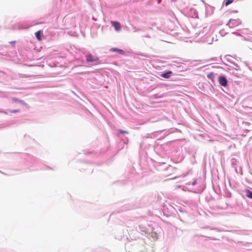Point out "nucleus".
<instances>
[{"label": "nucleus", "instance_id": "1", "mask_svg": "<svg viewBox=\"0 0 252 252\" xmlns=\"http://www.w3.org/2000/svg\"><path fill=\"white\" fill-rule=\"evenodd\" d=\"M86 62L87 63H93V64H98L100 63V61L97 57L92 55L91 53H88L85 56Z\"/></svg>", "mask_w": 252, "mask_h": 252}, {"label": "nucleus", "instance_id": "2", "mask_svg": "<svg viewBox=\"0 0 252 252\" xmlns=\"http://www.w3.org/2000/svg\"><path fill=\"white\" fill-rule=\"evenodd\" d=\"M241 24V21L239 19H231L229 20L227 25H229L230 28H233L237 26H238Z\"/></svg>", "mask_w": 252, "mask_h": 252}, {"label": "nucleus", "instance_id": "3", "mask_svg": "<svg viewBox=\"0 0 252 252\" xmlns=\"http://www.w3.org/2000/svg\"><path fill=\"white\" fill-rule=\"evenodd\" d=\"M220 84L223 86L226 87L227 86L228 81L225 76L224 75L220 76L218 79Z\"/></svg>", "mask_w": 252, "mask_h": 252}, {"label": "nucleus", "instance_id": "4", "mask_svg": "<svg viewBox=\"0 0 252 252\" xmlns=\"http://www.w3.org/2000/svg\"><path fill=\"white\" fill-rule=\"evenodd\" d=\"M111 24L117 32H119L121 30V26L120 23L119 22L111 21Z\"/></svg>", "mask_w": 252, "mask_h": 252}, {"label": "nucleus", "instance_id": "5", "mask_svg": "<svg viewBox=\"0 0 252 252\" xmlns=\"http://www.w3.org/2000/svg\"><path fill=\"white\" fill-rule=\"evenodd\" d=\"M137 231H141L143 232H146L148 231V228L146 225L143 224H140L138 228H137Z\"/></svg>", "mask_w": 252, "mask_h": 252}, {"label": "nucleus", "instance_id": "6", "mask_svg": "<svg viewBox=\"0 0 252 252\" xmlns=\"http://www.w3.org/2000/svg\"><path fill=\"white\" fill-rule=\"evenodd\" d=\"M110 51L117 52L120 55H124L125 53V52L124 50L117 48H111L110 49Z\"/></svg>", "mask_w": 252, "mask_h": 252}, {"label": "nucleus", "instance_id": "7", "mask_svg": "<svg viewBox=\"0 0 252 252\" xmlns=\"http://www.w3.org/2000/svg\"><path fill=\"white\" fill-rule=\"evenodd\" d=\"M172 73V72L171 71H167L165 72H162V73L161 74V76L164 78L168 79L170 77Z\"/></svg>", "mask_w": 252, "mask_h": 252}, {"label": "nucleus", "instance_id": "8", "mask_svg": "<svg viewBox=\"0 0 252 252\" xmlns=\"http://www.w3.org/2000/svg\"><path fill=\"white\" fill-rule=\"evenodd\" d=\"M13 102H19L20 103L24 105L27 106L28 104L26 103L23 100L19 99L17 98H12Z\"/></svg>", "mask_w": 252, "mask_h": 252}, {"label": "nucleus", "instance_id": "9", "mask_svg": "<svg viewBox=\"0 0 252 252\" xmlns=\"http://www.w3.org/2000/svg\"><path fill=\"white\" fill-rule=\"evenodd\" d=\"M245 195L247 197L252 199V191L247 189L245 190Z\"/></svg>", "mask_w": 252, "mask_h": 252}, {"label": "nucleus", "instance_id": "10", "mask_svg": "<svg viewBox=\"0 0 252 252\" xmlns=\"http://www.w3.org/2000/svg\"><path fill=\"white\" fill-rule=\"evenodd\" d=\"M227 60L230 63H232L234 66H230L231 67H232L233 68L236 69V70H238L240 69L239 66L238 65L237 63H233L232 62L230 61L229 59H227Z\"/></svg>", "mask_w": 252, "mask_h": 252}, {"label": "nucleus", "instance_id": "11", "mask_svg": "<svg viewBox=\"0 0 252 252\" xmlns=\"http://www.w3.org/2000/svg\"><path fill=\"white\" fill-rule=\"evenodd\" d=\"M41 32L40 31H38L37 32H36L35 33V37H36V38L39 40H41Z\"/></svg>", "mask_w": 252, "mask_h": 252}, {"label": "nucleus", "instance_id": "12", "mask_svg": "<svg viewBox=\"0 0 252 252\" xmlns=\"http://www.w3.org/2000/svg\"><path fill=\"white\" fill-rule=\"evenodd\" d=\"M207 77L209 79H210V80L214 81V79L215 78V75L213 72H211L207 75Z\"/></svg>", "mask_w": 252, "mask_h": 252}, {"label": "nucleus", "instance_id": "13", "mask_svg": "<svg viewBox=\"0 0 252 252\" xmlns=\"http://www.w3.org/2000/svg\"><path fill=\"white\" fill-rule=\"evenodd\" d=\"M160 120L161 119H159V118H152L149 120V122H151V123H155V122H158V121H160Z\"/></svg>", "mask_w": 252, "mask_h": 252}, {"label": "nucleus", "instance_id": "14", "mask_svg": "<svg viewBox=\"0 0 252 252\" xmlns=\"http://www.w3.org/2000/svg\"><path fill=\"white\" fill-rule=\"evenodd\" d=\"M118 131L119 135H120V134H128V132L127 131L124 130H122L121 129H118Z\"/></svg>", "mask_w": 252, "mask_h": 252}, {"label": "nucleus", "instance_id": "15", "mask_svg": "<svg viewBox=\"0 0 252 252\" xmlns=\"http://www.w3.org/2000/svg\"><path fill=\"white\" fill-rule=\"evenodd\" d=\"M133 234H135V230H132L129 233V236L131 237L132 239H135V237L133 236Z\"/></svg>", "mask_w": 252, "mask_h": 252}, {"label": "nucleus", "instance_id": "16", "mask_svg": "<svg viewBox=\"0 0 252 252\" xmlns=\"http://www.w3.org/2000/svg\"><path fill=\"white\" fill-rule=\"evenodd\" d=\"M233 1V0H226L224 4L225 6H227L232 3Z\"/></svg>", "mask_w": 252, "mask_h": 252}, {"label": "nucleus", "instance_id": "17", "mask_svg": "<svg viewBox=\"0 0 252 252\" xmlns=\"http://www.w3.org/2000/svg\"><path fill=\"white\" fill-rule=\"evenodd\" d=\"M236 164V159L235 158H232L231 160V164L232 165L233 167H235V166Z\"/></svg>", "mask_w": 252, "mask_h": 252}, {"label": "nucleus", "instance_id": "18", "mask_svg": "<svg viewBox=\"0 0 252 252\" xmlns=\"http://www.w3.org/2000/svg\"><path fill=\"white\" fill-rule=\"evenodd\" d=\"M18 29L19 30L26 29V28L23 27L22 25L19 24L18 26Z\"/></svg>", "mask_w": 252, "mask_h": 252}, {"label": "nucleus", "instance_id": "19", "mask_svg": "<svg viewBox=\"0 0 252 252\" xmlns=\"http://www.w3.org/2000/svg\"><path fill=\"white\" fill-rule=\"evenodd\" d=\"M191 185L192 186H195L197 184V181H196V180H194L192 183H191Z\"/></svg>", "mask_w": 252, "mask_h": 252}, {"label": "nucleus", "instance_id": "20", "mask_svg": "<svg viewBox=\"0 0 252 252\" xmlns=\"http://www.w3.org/2000/svg\"><path fill=\"white\" fill-rule=\"evenodd\" d=\"M179 211L181 213H187L186 211H185L183 208H180L179 209Z\"/></svg>", "mask_w": 252, "mask_h": 252}, {"label": "nucleus", "instance_id": "21", "mask_svg": "<svg viewBox=\"0 0 252 252\" xmlns=\"http://www.w3.org/2000/svg\"><path fill=\"white\" fill-rule=\"evenodd\" d=\"M152 236L154 238H156V239L158 238V236L157 233L154 234V235H152Z\"/></svg>", "mask_w": 252, "mask_h": 252}, {"label": "nucleus", "instance_id": "22", "mask_svg": "<svg viewBox=\"0 0 252 252\" xmlns=\"http://www.w3.org/2000/svg\"><path fill=\"white\" fill-rule=\"evenodd\" d=\"M11 112L12 113H17V112H19V110H11Z\"/></svg>", "mask_w": 252, "mask_h": 252}, {"label": "nucleus", "instance_id": "23", "mask_svg": "<svg viewBox=\"0 0 252 252\" xmlns=\"http://www.w3.org/2000/svg\"><path fill=\"white\" fill-rule=\"evenodd\" d=\"M134 29H135V32H138V31H142V30L141 29H135L134 27Z\"/></svg>", "mask_w": 252, "mask_h": 252}, {"label": "nucleus", "instance_id": "24", "mask_svg": "<svg viewBox=\"0 0 252 252\" xmlns=\"http://www.w3.org/2000/svg\"><path fill=\"white\" fill-rule=\"evenodd\" d=\"M142 36L143 37H148V38H151V36L149 35H144V36Z\"/></svg>", "mask_w": 252, "mask_h": 252}, {"label": "nucleus", "instance_id": "25", "mask_svg": "<svg viewBox=\"0 0 252 252\" xmlns=\"http://www.w3.org/2000/svg\"><path fill=\"white\" fill-rule=\"evenodd\" d=\"M15 42H16V41H11V42H10V43H11V44H13V45H14V44H15Z\"/></svg>", "mask_w": 252, "mask_h": 252}, {"label": "nucleus", "instance_id": "26", "mask_svg": "<svg viewBox=\"0 0 252 252\" xmlns=\"http://www.w3.org/2000/svg\"><path fill=\"white\" fill-rule=\"evenodd\" d=\"M212 60L214 61H217V58H213V59H212Z\"/></svg>", "mask_w": 252, "mask_h": 252}, {"label": "nucleus", "instance_id": "27", "mask_svg": "<svg viewBox=\"0 0 252 252\" xmlns=\"http://www.w3.org/2000/svg\"><path fill=\"white\" fill-rule=\"evenodd\" d=\"M191 183L189 182L188 183H187L186 184L188 185H191Z\"/></svg>", "mask_w": 252, "mask_h": 252}, {"label": "nucleus", "instance_id": "28", "mask_svg": "<svg viewBox=\"0 0 252 252\" xmlns=\"http://www.w3.org/2000/svg\"><path fill=\"white\" fill-rule=\"evenodd\" d=\"M179 219H180V220L183 221V220H182L181 219V217H180V216H179Z\"/></svg>", "mask_w": 252, "mask_h": 252}, {"label": "nucleus", "instance_id": "29", "mask_svg": "<svg viewBox=\"0 0 252 252\" xmlns=\"http://www.w3.org/2000/svg\"><path fill=\"white\" fill-rule=\"evenodd\" d=\"M128 245H129V244H128V243H127V244H126V247H127Z\"/></svg>", "mask_w": 252, "mask_h": 252}, {"label": "nucleus", "instance_id": "30", "mask_svg": "<svg viewBox=\"0 0 252 252\" xmlns=\"http://www.w3.org/2000/svg\"><path fill=\"white\" fill-rule=\"evenodd\" d=\"M82 63H85V61L83 60V61H82Z\"/></svg>", "mask_w": 252, "mask_h": 252}]
</instances>
